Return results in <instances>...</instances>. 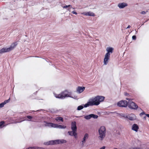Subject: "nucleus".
I'll return each mask as SVG.
<instances>
[{
  "label": "nucleus",
  "mask_w": 149,
  "mask_h": 149,
  "mask_svg": "<svg viewBox=\"0 0 149 149\" xmlns=\"http://www.w3.org/2000/svg\"><path fill=\"white\" fill-rule=\"evenodd\" d=\"M126 118L130 120H134L136 119V116L134 114H131L126 116Z\"/></svg>",
  "instance_id": "9b49d317"
},
{
  "label": "nucleus",
  "mask_w": 149,
  "mask_h": 149,
  "mask_svg": "<svg viewBox=\"0 0 149 149\" xmlns=\"http://www.w3.org/2000/svg\"><path fill=\"white\" fill-rule=\"evenodd\" d=\"M72 13L73 14H75V15H77V13L76 12H75V11H72Z\"/></svg>",
  "instance_id": "58836bf2"
},
{
  "label": "nucleus",
  "mask_w": 149,
  "mask_h": 149,
  "mask_svg": "<svg viewBox=\"0 0 149 149\" xmlns=\"http://www.w3.org/2000/svg\"><path fill=\"white\" fill-rule=\"evenodd\" d=\"M132 149H140V148H136V147L133 148V147H132Z\"/></svg>",
  "instance_id": "a19ab883"
},
{
  "label": "nucleus",
  "mask_w": 149,
  "mask_h": 149,
  "mask_svg": "<svg viewBox=\"0 0 149 149\" xmlns=\"http://www.w3.org/2000/svg\"><path fill=\"white\" fill-rule=\"evenodd\" d=\"M43 125L45 127H49L54 128V125H54V123H48L45 121L43 122Z\"/></svg>",
  "instance_id": "1a4fd4ad"
},
{
  "label": "nucleus",
  "mask_w": 149,
  "mask_h": 149,
  "mask_svg": "<svg viewBox=\"0 0 149 149\" xmlns=\"http://www.w3.org/2000/svg\"><path fill=\"white\" fill-rule=\"evenodd\" d=\"M132 39L133 40H135L136 39V37L135 36H132Z\"/></svg>",
  "instance_id": "473e14b6"
},
{
  "label": "nucleus",
  "mask_w": 149,
  "mask_h": 149,
  "mask_svg": "<svg viewBox=\"0 0 149 149\" xmlns=\"http://www.w3.org/2000/svg\"><path fill=\"white\" fill-rule=\"evenodd\" d=\"M72 97V98H73L74 99H78V98L77 97V96H75L74 97Z\"/></svg>",
  "instance_id": "f704fd0d"
},
{
  "label": "nucleus",
  "mask_w": 149,
  "mask_h": 149,
  "mask_svg": "<svg viewBox=\"0 0 149 149\" xmlns=\"http://www.w3.org/2000/svg\"><path fill=\"white\" fill-rule=\"evenodd\" d=\"M144 114H145V113L144 112H143L140 114V116H142Z\"/></svg>",
  "instance_id": "c9c22d12"
},
{
  "label": "nucleus",
  "mask_w": 149,
  "mask_h": 149,
  "mask_svg": "<svg viewBox=\"0 0 149 149\" xmlns=\"http://www.w3.org/2000/svg\"><path fill=\"white\" fill-rule=\"evenodd\" d=\"M76 132L77 131H75V132L74 133V134H73V136H74L75 138H77V133H76Z\"/></svg>",
  "instance_id": "c85d7f7f"
},
{
  "label": "nucleus",
  "mask_w": 149,
  "mask_h": 149,
  "mask_svg": "<svg viewBox=\"0 0 149 149\" xmlns=\"http://www.w3.org/2000/svg\"><path fill=\"white\" fill-rule=\"evenodd\" d=\"M67 142L64 139H58L52 140L44 143L45 145H54L56 144H61L65 143Z\"/></svg>",
  "instance_id": "20e7f679"
},
{
  "label": "nucleus",
  "mask_w": 149,
  "mask_h": 149,
  "mask_svg": "<svg viewBox=\"0 0 149 149\" xmlns=\"http://www.w3.org/2000/svg\"><path fill=\"white\" fill-rule=\"evenodd\" d=\"M91 118H93L94 119H97L98 117V116L97 115L94 114H91Z\"/></svg>",
  "instance_id": "b1692460"
},
{
  "label": "nucleus",
  "mask_w": 149,
  "mask_h": 149,
  "mask_svg": "<svg viewBox=\"0 0 149 149\" xmlns=\"http://www.w3.org/2000/svg\"><path fill=\"white\" fill-rule=\"evenodd\" d=\"M71 128L72 130L77 131L76 123L75 121L72 122L71 123Z\"/></svg>",
  "instance_id": "4468645a"
},
{
  "label": "nucleus",
  "mask_w": 149,
  "mask_h": 149,
  "mask_svg": "<svg viewBox=\"0 0 149 149\" xmlns=\"http://www.w3.org/2000/svg\"><path fill=\"white\" fill-rule=\"evenodd\" d=\"M54 96L56 98L63 99L61 93L58 94H57L55 93H54Z\"/></svg>",
  "instance_id": "aec40b11"
},
{
  "label": "nucleus",
  "mask_w": 149,
  "mask_h": 149,
  "mask_svg": "<svg viewBox=\"0 0 149 149\" xmlns=\"http://www.w3.org/2000/svg\"><path fill=\"white\" fill-rule=\"evenodd\" d=\"M26 118H28L27 119H26V118L25 119H24V120H21V121H19L17 122V123H20L23 121H24L25 120H27V121H31V119L32 118V117L31 116H27L26 117Z\"/></svg>",
  "instance_id": "6ab92c4d"
},
{
  "label": "nucleus",
  "mask_w": 149,
  "mask_h": 149,
  "mask_svg": "<svg viewBox=\"0 0 149 149\" xmlns=\"http://www.w3.org/2000/svg\"><path fill=\"white\" fill-rule=\"evenodd\" d=\"M5 104L3 102L2 103L0 104V108H2L4 107V105Z\"/></svg>",
  "instance_id": "2f4dec72"
},
{
  "label": "nucleus",
  "mask_w": 149,
  "mask_h": 149,
  "mask_svg": "<svg viewBox=\"0 0 149 149\" xmlns=\"http://www.w3.org/2000/svg\"><path fill=\"white\" fill-rule=\"evenodd\" d=\"M26 117H24V118H23V117H19V121H21L19 119H23V120H24V119H25L26 118ZM17 122H19V121H17V122H16L15 123H17Z\"/></svg>",
  "instance_id": "7c9ffc66"
},
{
  "label": "nucleus",
  "mask_w": 149,
  "mask_h": 149,
  "mask_svg": "<svg viewBox=\"0 0 149 149\" xmlns=\"http://www.w3.org/2000/svg\"><path fill=\"white\" fill-rule=\"evenodd\" d=\"M85 88V87L79 86L76 88V92L79 94H80L84 91Z\"/></svg>",
  "instance_id": "6e6552de"
},
{
  "label": "nucleus",
  "mask_w": 149,
  "mask_h": 149,
  "mask_svg": "<svg viewBox=\"0 0 149 149\" xmlns=\"http://www.w3.org/2000/svg\"><path fill=\"white\" fill-rule=\"evenodd\" d=\"M55 120L57 121H61L62 122H63V118L61 117H58L56 118Z\"/></svg>",
  "instance_id": "4be33fe9"
},
{
  "label": "nucleus",
  "mask_w": 149,
  "mask_h": 149,
  "mask_svg": "<svg viewBox=\"0 0 149 149\" xmlns=\"http://www.w3.org/2000/svg\"><path fill=\"white\" fill-rule=\"evenodd\" d=\"M17 42H15L12 44L10 47H9V48L10 51L13 49L17 45Z\"/></svg>",
  "instance_id": "a211bd4d"
},
{
  "label": "nucleus",
  "mask_w": 149,
  "mask_h": 149,
  "mask_svg": "<svg viewBox=\"0 0 149 149\" xmlns=\"http://www.w3.org/2000/svg\"><path fill=\"white\" fill-rule=\"evenodd\" d=\"M130 25H129L127 28V29H129V28H130Z\"/></svg>",
  "instance_id": "37998d69"
},
{
  "label": "nucleus",
  "mask_w": 149,
  "mask_h": 149,
  "mask_svg": "<svg viewBox=\"0 0 149 149\" xmlns=\"http://www.w3.org/2000/svg\"><path fill=\"white\" fill-rule=\"evenodd\" d=\"M105 148L106 147H105V146H103L101 147L99 149H105Z\"/></svg>",
  "instance_id": "ea45409f"
},
{
  "label": "nucleus",
  "mask_w": 149,
  "mask_h": 149,
  "mask_svg": "<svg viewBox=\"0 0 149 149\" xmlns=\"http://www.w3.org/2000/svg\"><path fill=\"white\" fill-rule=\"evenodd\" d=\"M61 94L63 99H64L66 97H71L70 93L66 90L61 92Z\"/></svg>",
  "instance_id": "0eeeda50"
},
{
  "label": "nucleus",
  "mask_w": 149,
  "mask_h": 149,
  "mask_svg": "<svg viewBox=\"0 0 149 149\" xmlns=\"http://www.w3.org/2000/svg\"><path fill=\"white\" fill-rule=\"evenodd\" d=\"M127 104L128 102L126 101L121 100L117 103V105L119 107H126L127 106Z\"/></svg>",
  "instance_id": "423d86ee"
},
{
  "label": "nucleus",
  "mask_w": 149,
  "mask_h": 149,
  "mask_svg": "<svg viewBox=\"0 0 149 149\" xmlns=\"http://www.w3.org/2000/svg\"><path fill=\"white\" fill-rule=\"evenodd\" d=\"M121 116L123 117H125V118H126V116H126V115H124L123 114H121Z\"/></svg>",
  "instance_id": "4c0bfd02"
},
{
  "label": "nucleus",
  "mask_w": 149,
  "mask_h": 149,
  "mask_svg": "<svg viewBox=\"0 0 149 149\" xmlns=\"http://www.w3.org/2000/svg\"><path fill=\"white\" fill-rule=\"evenodd\" d=\"M127 100L130 101L128 102L127 105L128 107L131 109H136L138 106L137 104L134 103V102L131 101L132 99L130 98H126Z\"/></svg>",
  "instance_id": "39448f33"
},
{
  "label": "nucleus",
  "mask_w": 149,
  "mask_h": 149,
  "mask_svg": "<svg viewBox=\"0 0 149 149\" xmlns=\"http://www.w3.org/2000/svg\"><path fill=\"white\" fill-rule=\"evenodd\" d=\"M104 98V97L99 95L97 96L94 98H90L88 100L87 102L84 105V107L86 108L89 106L98 105L101 102L103 101Z\"/></svg>",
  "instance_id": "f257e3e1"
},
{
  "label": "nucleus",
  "mask_w": 149,
  "mask_h": 149,
  "mask_svg": "<svg viewBox=\"0 0 149 149\" xmlns=\"http://www.w3.org/2000/svg\"><path fill=\"white\" fill-rule=\"evenodd\" d=\"M124 95L126 96H128L129 94L126 92H125L124 93Z\"/></svg>",
  "instance_id": "e433bc0d"
},
{
  "label": "nucleus",
  "mask_w": 149,
  "mask_h": 149,
  "mask_svg": "<svg viewBox=\"0 0 149 149\" xmlns=\"http://www.w3.org/2000/svg\"><path fill=\"white\" fill-rule=\"evenodd\" d=\"M113 149H118L116 148H114Z\"/></svg>",
  "instance_id": "de8ad7c7"
},
{
  "label": "nucleus",
  "mask_w": 149,
  "mask_h": 149,
  "mask_svg": "<svg viewBox=\"0 0 149 149\" xmlns=\"http://www.w3.org/2000/svg\"><path fill=\"white\" fill-rule=\"evenodd\" d=\"M63 8H67L69 7H72V6L71 5H66L64 6H62Z\"/></svg>",
  "instance_id": "c756f323"
},
{
  "label": "nucleus",
  "mask_w": 149,
  "mask_h": 149,
  "mask_svg": "<svg viewBox=\"0 0 149 149\" xmlns=\"http://www.w3.org/2000/svg\"><path fill=\"white\" fill-rule=\"evenodd\" d=\"M91 114L84 116V117L85 119L86 120H88L90 119L91 118Z\"/></svg>",
  "instance_id": "412c9836"
},
{
  "label": "nucleus",
  "mask_w": 149,
  "mask_h": 149,
  "mask_svg": "<svg viewBox=\"0 0 149 149\" xmlns=\"http://www.w3.org/2000/svg\"><path fill=\"white\" fill-rule=\"evenodd\" d=\"M81 14L87 16L93 17H94L95 16V14L93 13L91 11L83 12V13H81Z\"/></svg>",
  "instance_id": "9d476101"
},
{
  "label": "nucleus",
  "mask_w": 149,
  "mask_h": 149,
  "mask_svg": "<svg viewBox=\"0 0 149 149\" xmlns=\"http://www.w3.org/2000/svg\"><path fill=\"white\" fill-rule=\"evenodd\" d=\"M114 48L111 47H108L106 48L107 52L105 54L104 59V65H107L108 63L111 54L113 52Z\"/></svg>",
  "instance_id": "f03ea898"
},
{
  "label": "nucleus",
  "mask_w": 149,
  "mask_h": 149,
  "mask_svg": "<svg viewBox=\"0 0 149 149\" xmlns=\"http://www.w3.org/2000/svg\"><path fill=\"white\" fill-rule=\"evenodd\" d=\"M88 138V133H86L84 135V137L82 139V140L81 142V145L83 146L85 143L86 139H87Z\"/></svg>",
  "instance_id": "f8f14e48"
},
{
  "label": "nucleus",
  "mask_w": 149,
  "mask_h": 149,
  "mask_svg": "<svg viewBox=\"0 0 149 149\" xmlns=\"http://www.w3.org/2000/svg\"><path fill=\"white\" fill-rule=\"evenodd\" d=\"M84 107H84V106H83L82 105H80V106H78V107H77V109L78 110H81L82 109L84 108Z\"/></svg>",
  "instance_id": "bb28decb"
},
{
  "label": "nucleus",
  "mask_w": 149,
  "mask_h": 149,
  "mask_svg": "<svg viewBox=\"0 0 149 149\" xmlns=\"http://www.w3.org/2000/svg\"><path fill=\"white\" fill-rule=\"evenodd\" d=\"M4 122L3 121H2L1 122H0V127L1 128H2L3 127H5L6 126L4 125Z\"/></svg>",
  "instance_id": "5701e85b"
},
{
  "label": "nucleus",
  "mask_w": 149,
  "mask_h": 149,
  "mask_svg": "<svg viewBox=\"0 0 149 149\" xmlns=\"http://www.w3.org/2000/svg\"><path fill=\"white\" fill-rule=\"evenodd\" d=\"M146 116L149 118V114H146Z\"/></svg>",
  "instance_id": "79ce46f5"
},
{
  "label": "nucleus",
  "mask_w": 149,
  "mask_h": 149,
  "mask_svg": "<svg viewBox=\"0 0 149 149\" xmlns=\"http://www.w3.org/2000/svg\"><path fill=\"white\" fill-rule=\"evenodd\" d=\"M143 118L144 119L146 120V116H144Z\"/></svg>",
  "instance_id": "c03bdc74"
},
{
  "label": "nucleus",
  "mask_w": 149,
  "mask_h": 149,
  "mask_svg": "<svg viewBox=\"0 0 149 149\" xmlns=\"http://www.w3.org/2000/svg\"><path fill=\"white\" fill-rule=\"evenodd\" d=\"M75 132V131L74 130H72V131H69L68 132V133L69 135L71 136H73V134H74V133Z\"/></svg>",
  "instance_id": "393cba45"
},
{
  "label": "nucleus",
  "mask_w": 149,
  "mask_h": 149,
  "mask_svg": "<svg viewBox=\"0 0 149 149\" xmlns=\"http://www.w3.org/2000/svg\"><path fill=\"white\" fill-rule=\"evenodd\" d=\"M98 138L100 141L103 140L105 137L106 134V129L104 126H101L98 130Z\"/></svg>",
  "instance_id": "7ed1b4c3"
},
{
  "label": "nucleus",
  "mask_w": 149,
  "mask_h": 149,
  "mask_svg": "<svg viewBox=\"0 0 149 149\" xmlns=\"http://www.w3.org/2000/svg\"><path fill=\"white\" fill-rule=\"evenodd\" d=\"M55 125H54V128H58L59 129H65L66 127V126L64 125H58L56 124H54Z\"/></svg>",
  "instance_id": "dca6fc26"
},
{
  "label": "nucleus",
  "mask_w": 149,
  "mask_h": 149,
  "mask_svg": "<svg viewBox=\"0 0 149 149\" xmlns=\"http://www.w3.org/2000/svg\"><path fill=\"white\" fill-rule=\"evenodd\" d=\"M10 51L9 48L4 47L0 49V54L8 52Z\"/></svg>",
  "instance_id": "2eb2a0df"
},
{
  "label": "nucleus",
  "mask_w": 149,
  "mask_h": 149,
  "mask_svg": "<svg viewBox=\"0 0 149 149\" xmlns=\"http://www.w3.org/2000/svg\"><path fill=\"white\" fill-rule=\"evenodd\" d=\"M147 11H146V12H145V11H142L141 12V13L142 14H143V15H144V14H145L146 13V12H147Z\"/></svg>",
  "instance_id": "72a5a7b5"
},
{
  "label": "nucleus",
  "mask_w": 149,
  "mask_h": 149,
  "mask_svg": "<svg viewBox=\"0 0 149 149\" xmlns=\"http://www.w3.org/2000/svg\"><path fill=\"white\" fill-rule=\"evenodd\" d=\"M68 10H69V9H68Z\"/></svg>",
  "instance_id": "09e8293b"
},
{
  "label": "nucleus",
  "mask_w": 149,
  "mask_h": 149,
  "mask_svg": "<svg viewBox=\"0 0 149 149\" xmlns=\"http://www.w3.org/2000/svg\"><path fill=\"white\" fill-rule=\"evenodd\" d=\"M127 6V4L125 2L120 3L118 5V7L120 9L123 8Z\"/></svg>",
  "instance_id": "ddd939ff"
},
{
  "label": "nucleus",
  "mask_w": 149,
  "mask_h": 149,
  "mask_svg": "<svg viewBox=\"0 0 149 149\" xmlns=\"http://www.w3.org/2000/svg\"><path fill=\"white\" fill-rule=\"evenodd\" d=\"M40 148L37 147H31L26 148V149H39Z\"/></svg>",
  "instance_id": "a878e982"
},
{
  "label": "nucleus",
  "mask_w": 149,
  "mask_h": 149,
  "mask_svg": "<svg viewBox=\"0 0 149 149\" xmlns=\"http://www.w3.org/2000/svg\"><path fill=\"white\" fill-rule=\"evenodd\" d=\"M139 128V126L136 124H134L133 125L132 127V130L136 132L138 131Z\"/></svg>",
  "instance_id": "f3484780"
},
{
  "label": "nucleus",
  "mask_w": 149,
  "mask_h": 149,
  "mask_svg": "<svg viewBox=\"0 0 149 149\" xmlns=\"http://www.w3.org/2000/svg\"><path fill=\"white\" fill-rule=\"evenodd\" d=\"M10 101V98H9L8 99L5 100L4 102H3V103L5 104H6L9 102Z\"/></svg>",
  "instance_id": "cd10ccee"
},
{
  "label": "nucleus",
  "mask_w": 149,
  "mask_h": 149,
  "mask_svg": "<svg viewBox=\"0 0 149 149\" xmlns=\"http://www.w3.org/2000/svg\"><path fill=\"white\" fill-rule=\"evenodd\" d=\"M128 149H132V147L130 148H129Z\"/></svg>",
  "instance_id": "49530a36"
},
{
  "label": "nucleus",
  "mask_w": 149,
  "mask_h": 149,
  "mask_svg": "<svg viewBox=\"0 0 149 149\" xmlns=\"http://www.w3.org/2000/svg\"><path fill=\"white\" fill-rule=\"evenodd\" d=\"M82 116H77V118H80Z\"/></svg>",
  "instance_id": "a18cd8bd"
}]
</instances>
